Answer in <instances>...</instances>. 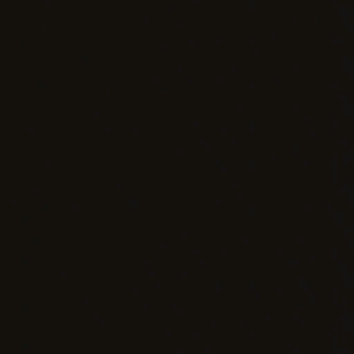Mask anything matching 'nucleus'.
<instances>
[{
    "label": "nucleus",
    "mask_w": 354,
    "mask_h": 354,
    "mask_svg": "<svg viewBox=\"0 0 354 354\" xmlns=\"http://www.w3.org/2000/svg\"><path fill=\"white\" fill-rule=\"evenodd\" d=\"M339 354H348L346 351H339Z\"/></svg>",
    "instance_id": "f257e3e1"
}]
</instances>
